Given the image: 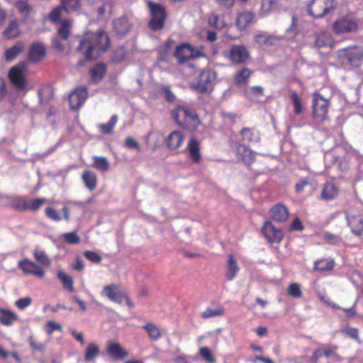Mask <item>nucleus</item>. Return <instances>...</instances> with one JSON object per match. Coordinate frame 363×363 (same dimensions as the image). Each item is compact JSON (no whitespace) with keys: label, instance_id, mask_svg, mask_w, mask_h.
<instances>
[{"label":"nucleus","instance_id":"nucleus-1","mask_svg":"<svg viewBox=\"0 0 363 363\" xmlns=\"http://www.w3.org/2000/svg\"><path fill=\"white\" fill-rule=\"evenodd\" d=\"M110 38L103 30H98L94 33H87L81 40L77 50L81 52L86 60H95L110 47Z\"/></svg>","mask_w":363,"mask_h":363},{"label":"nucleus","instance_id":"nucleus-2","mask_svg":"<svg viewBox=\"0 0 363 363\" xmlns=\"http://www.w3.org/2000/svg\"><path fill=\"white\" fill-rule=\"evenodd\" d=\"M171 116L177 125L189 131L196 130L201 123L196 111L188 106H178L172 111Z\"/></svg>","mask_w":363,"mask_h":363},{"label":"nucleus","instance_id":"nucleus-3","mask_svg":"<svg viewBox=\"0 0 363 363\" xmlns=\"http://www.w3.org/2000/svg\"><path fill=\"white\" fill-rule=\"evenodd\" d=\"M9 201V206L18 212L28 211L35 212L46 202L45 198H37L28 201L26 196L12 195L6 197Z\"/></svg>","mask_w":363,"mask_h":363},{"label":"nucleus","instance_id":"nucleus-4","mask_svg":"<svg viewBox=\"0 0 363 363\" xmlns=\"http://www.w3.org/2000/svg\"><path fill=\"white\" fill-rule=\"evenodd\" d=\"M338 62L345 67H358L363 62V47L351 46L337 51Z\"/></svg>","mask_w":363,"mask_h":363},{"label":"nucleus","instance_id":"nucleus-5","mask_svg":"<svg viewBox=\"0 0 363 363\" xmlns=\"http://www.w3.org/2000/svg\"><path fill=\"white\" fill-rule=\"evenodd\" d=\"M217 74L210 69L201 70L192 87L201 94H210L213 90Z\"/></svg>","mask_w":363,"mask_h":363},{"label":"nucleus","instance_id":"nucleus-6","mask_svg":"<svg viewBox=\"0 0 363 363\" xmlns=\"http://www.w3.org/2000/svg\"><path fill=\"white\" fill-rule=\"evenodd\" d=\"M147 6L151 14L149 26L152 30H161L164 25L167 13L164 6L152 1H147Z\"/></svg>","mask_w":363,"mask_h":363},{"label":"nucleus","instance_id":"nucleus-7","mask_svg":"<svg viewBox=\"0 0 363 363\" xmlns=\"http://www.w3.org/2000/svg\"><path fill=\"white\" fill-rule=\"evenodd\" d=\"M337 345H321L315 349L311 357L312 363H330L332 360L340 359L337 353Z\"/></svg>","mask_w":363,"mask_h":363},{"label":"nucleus","instance_id":"nucleus-8","mask_svg":"<svg viewBox=\"0 0 363 363\" xmlns=\"http://www.w3.org/2000/svg\"><path fill=\"white\" fill-rule=\"evenodd\" d=\"M330 106L329 99L324 98L317 91L313 94L312 113L315 120L319 122L325 121L328 117Z\"/></svg>","mask_w":363,"mask_h":363},{"label":"nucleus","instance_id":"nucleus-9","mask_svg":"<svg viewBox=\"0 0 363 363\" xmlns=\"http://www.w3.org/2000/svg\"><path fill=\"white\" fill-rule=\"evenodd\" d=\"M335 8V0H313L308 6V11L313 18H323Z\"/></svg>","mask_w":363,"mask_h":363},{"label":"nucleus","instance_id":"nucleus-10","mask_svg":"<svg viewBox=\"0 0 363 363\" xmlns=\"http://www.w3.org/2000/svg\"><path fill=\"white\" fill-rule=\"evenodd\" d=\"M27 66L25 63H18L11 67L8 72V79L12 85L18 89H23L26 86L25 73Z\"/></svg>","mask_w":363,"mask_h":363},{"label":"nucleus","instance_id":"nucleus-11","mask_svg":"<svg viewBox=\"0 0 363 363\" xmlns=\"http://www.w3.org/2000/svg\"><path fill=\"white\" fill-rule=\"evenodd\" d=\"M262 233L270 244H279L284 239V233L271 221H265L261 228Z\"/></svg>","mask_w":363,"mask_h":363},{"label":"nucleus","instance_id":"nucleus-12","mask_svg":"<svg viewBox=\"0 0 363 363\" xmlns=\"http://www.w3.org/2000/svg\"><path fill=\"white\" fill-rule=\"evenodd\" d=\"M250 57V52L243 45H233L230 47L228 59L233 65L246 64Z\"/></svg>","mask_w":363,"mask_h":363},{"label":"nucleus","instance_id":"nucleus-13","mask_svg":"<svg viewBox=\"0 0 363 363\" xmlns=\"http://www.w3.org/2000/svg\"><path fill=\"white\" fill-rule=\"evenodd\" d=\"M185 140L184 134L179 130L172 131L164 140L167 149L171 152H179Z\"/></svg>","mask_w":363,"mask_h":363},{"label":"nucleus","instance_id":"nucleus-14","mask_svg":"<svg viewBox=\"0 0 363 363\" xmlns=\"http://www.w3.org/2000/svg\"><path fill=\"white\" fill-rule=\"evenodd\" d=\"M18 268L26 275H34L40 278H43L45 276L44 269L28 258L19 260Z\"/></svg>","mask_w":363,"mask_h":363},{"label":"nucleus","instance_id":"nucleus-15","mask_svg":"<svg viewBox=\"0 0 363 363\" xmlns=\"http://www.w3.org/2000/svg\"><path fill=\"white\" fill-rule=\"evenodd\" d=\"M186 151L194 164L201 163L202 160L201 144L196 138H190L186 146Z\"/></svg>","mask_w":363,"mask_h":363},{"label":"nucleus","instance_id":"nucleus-16","mask_svg":"<svg viewBox=\"0 0 363 363\" xmlns=\"http://www.w3.org/2000/svg\"><path fill=\"white\" fill-rule=\"evenodd\" d=\"M88 97V89L85 86L75 89L69 95V102L72 110H78Z\"/></svg>","mask_w":363,"mask_h":363},{"label":"nucleus","instance_id":"nucleus-17","mask_svg":"<svg viewBox=\"0 0 363 363\" xmlns=\"http://www.w3.org/2000/svg\"><path fill=\"white\" fill-rule=\"evenodd\" d=\"M310 38L312 46L315 48L331 47L333 45V37L327 31L313 33Z\"/></svg>","mask_w":363,"mask_h":363},{"label":"nucleus","instance_id":"nucleus-18","mask_svg":"<svg viewBox=\"0 0 363 363\" xmlns=\"http://www.w3.org/2000/svg\"><path fill=\"white\" fill-rule=\"evenodd\" d=\"M270 218L275 222L283 223H286L289 218V210L283 203H277L269 209Z\"/></svg>","mask_w":363,"mask_h":363},{"label":"nucleus","instance_id":"nucleus-19","mask_svg":"<svg viewBox=\"0 0 363 363\" xmlns=\"http://www.w3.org/2000/svg\"><path fill=\"white\" fill-rule=\"evenodd\" d=\"M357 27V22L354 19L348 17H343L335 21L333 26V30L337 34L355 31Z\"/></svg>","mask_w":363,"mask_h":363},{"label":"nucleus","instance_id":"nucleus-20","mask_svg":"<svg viewBox=\"0 0 363 363\" xmlns=\"http://www.w3.org/2000/svg\"><path fill=\"white\" fill-rule=\"evenodd\" d=\"M345 218L348 226L352 233L357 236H361L363 234V218L360 215H350L345 212Z\"/></svg>","mask_w":363,"mask_h":363},{"label":"nucleus","instance_id":"nucleus-21","mask_svg":"<svg viewBox=\"0 0 363 363\" xmlns=\"http://www.w3.org/2000/svg\"><path fill=\"white\" fill-rule=\"evenodd\" d=\"M340 193L338 186L330 182H325L322 188L320 199L324 201H330L335 199Z\"/></svg>","mask_w":363,"mask_h":363},{"label":"nucleus","instance_id":"nucleus-22","mask_svg":"<svg viewBox=\"0 0 363 363\" xmlns=\"http://www.w3.org/2000/svg\"><path fill=\"white\" fill-rule=\"evenodd\" d=\"M279 0H260L258 14L261 17H266L274 12L279 11Z\"/></svg>","mask_w":363,"mask_h":363},{"label":"nucleus","instance_id":"nucleus-23","mask_svg":"<svg viewBox=\"0 0 363 363\" xmlns=\"http://www.w3.org/2000/svg\"><path fill=\"white\" fill-rule=\"evenodd\" d=\"M45 54L46 50L44 45L42 43L37 42L30 45L28 58L30 62L36 63L42 60Z\"/></svg>","mask_w":363,"mask_h":363},{"label":"nucleus","instance_id":"nucleus-24","mask_svg":"<svg viewBox=\"0 0 363 363\" xmlns=\"http://www.w3.org/2000/svg\"><path fill=\"white\" fill-rule=\"evenodd\" d=\"M113 26L116 33L119 35L127 34L131 28V24L129 22L128 16L125 15L114 19Z\"/></svg>","mask_w":363,"mask_h":363},{"label":"nucleus","instance_id":"nucleus-25","mask_svg":"<svg viewBox=\"0 0 363 363\" xmlns=\"http://www.w3.org/2000/svg\"><path fill=\"white\" fill-rule=\"evenodd\" d=\"M106 352L111 357L117 360L123 359L128 355L127 350L123 348L118 342H110L108 344Z\"/></svg>","mask_w":363,"mask_h":363},{"label":"nucleus","instance_id":"nucleus-26","mask_svg":"<svg viewBox=\"0 0 363 363\" xmlns=\"http://www.w3.org/2000/svg\"><path fill=\"white\" fill-rule=\"evenodd\" d=\"M227 272L225 273V278L228 281L233 280L238 272H240V267L238 266V261L235 256L229 254L227 256Z\"/></svg>","mask_w":363,"mask_h":363},{"label":"nucleus","instance_id":"nucleus-27","mask_svg":"<svg viewBox=\"0 0 363 363\" xmlns=\"http://www.w3.org/2000/svg\"><path fill=\"white\" fill-rule=\"evenodd\" d=\"M191 45L189 43H184L177 47L174 53L175 57L177 59L179 64H183L191 60Z\"/></svg>","mask_w":363,"mask_h":363},{"label":"nucleus","instance_id":"nucleus-28","mask_svg":"<svg viewBox=\"0 0 363 363\" xmlns=\"http://www.w3.org/2000/svg\"><path fill=\"white\" fill-rule=\"evenodd\" d=\"M335 262L333 258H320L313 262V271L314 272H328L334 269Z\"/></svg>","mask_w":363,"mask_h":363},{"label":"nucleus","instance_id":"nucleus-29","mask_svg":"<svg viewBox=\"0 0 363 363\" xmlns=\"http://www.w3.org/2000/svg\"><path fill=\"white\" fill-rule=\"evenodd\" d=\"M118 289V286L113 284L106 285L103 289L102 295L106 296L108 299L113 302L121 303L123 301V294L119 292Z\"/></svg>","mask_w":363,"mask_h":363},{"label":"nucleus","instance_id":"nucleus-30","mask_svg":"<svg viewBox=\"0 0 363 363\" xmlns=\"http://www.w3.org/2000/svg\"><path fill=\"white\" fill-rule=\"evenodd\" d=\"M82 180L86 188L90 191H94L98 185L97 174L91 170H85L82 174Z\"/></svg>","mask_w":363,"mask_h":363},{"label":"nucleus","instance_id":"nucleus-31","mask_svg":"<svg viewBox=\"0 0 363 363\" xmlns=\"http://www.w3.org/2000/svg\"><path fill=\"white\" fill-rule=\"evenodd\" d=\"M255 18V14L251 11H242L238 14L236 26L239 29L244 30L250 25Z\"/></svg>","mask_w":363,"mask_h":363},{"label":"nucleus","instance_id":"nucleus-32","mask_svg":"<svg viewBox=\"0 0 363 363\" xmlns=\"http://www.w3.org/2000/svg\"><path fill=\"white\" fill-rule=\"evenodd\" d=\"M255 41L262 46H272L277 44L280 40L277 36L267 34L265 32H261L254 36Z\"/></svg>","mask_w":363,"mask_h":363},{"label":"nucleus","instance_id":"nucleus-33","mask_svg":"<svg viewBox=\"0 0 363 363\" xmlns=\"http://www.w3.org/2000/svg\"><path fill=\"white\" fill-rule=\"evenodd\" d=\"M253 71L247 67H242L238 70L235 74V84L238 86L247 85Z\"/></svg>","mask_w":363,"mask_h":363},{"label":"nucleus","instance_id":"nucleus-34","mask_svg":"<svg viewBox=\"0 0 363 363\" xmlns=\"http://www.w3.org/2000/svg\"><path fill=\"white\" fill-rule=\"evenodd\" d=\"M106 72V66L104 63H96L89 70L91 80L98 83L102 80Z\"/></svg>","mask_w":363,"mask_h":363},{"label":"nucleus","instance_id":"nucleus-35","mask_svg":"<svg viewBox=\"0 0 363 363\" xmlns=\"http://www.w3.org/2000/svg\"><path fill=\"white\" fill-rule=\"evenodd\" d=\"M24 45L21 41L16 42L12 47L5 51V60L7 62L13 61L23 50Z\"/></svg>","mask_w":363,"mask_h":363},{"label":"nucleus","instance_id":"nucleus-36","mask_svg":"<svg viewBox=\"0 0 363 363\" xmlns=\"http://www.w3.org/2000/svg\"><path fill=\"white\" fill-rule=\"evenodd\" d=\"M18 317L12 311L0 308V323L4 326H11Z\"/></svg>","mask_w":363,"mask_h":363},{"label":"nucleus","instance_id":"nucleus-37","mask_svg":"<svg viewBox=\"0 0 363 363\" xmlns=\"http://www.w3.org/2000/svg\"><path fill=\"white\" fill-rule=\"evenodd\" d=\"M60 4L67 14L79 12L82 9L81 0H60Z\"/></svg>","mask_w":363,"mask_h":363},{"label":"nucleus","instance_id":"nucleus-38","mask_svg":"<svg viewBox=\"0 0 363 363\" xmlns=\"http://www.w3.org/2000/svg\"><path fill=\"white\" fill-rule=\"evenodd\" d=\"M38 94L40 103L43 104H47L54 97V89L50 85H44L38 90Z\"/></svg>","mask_w":363,"mask_h":363},{"label":"nucleus","instance_id":"nucleus-39","mask_svg":"<svg viewBox=\"0 0 363 363\" xmlns=\"http://www.w3.org/2000/svg\"><path fill=\"white\" fill-rule=\"evenodd\" d=\"M57 277L60 280L62 287L69 293L75 291L74 286V280L72 277L67 275L62 271H59L57 273Z\"/></svg>","mask_w":363,"mask_h":363},{"label":"nucleus","instance_id":"nucleus-40","mask_svg":"<svg viewBox=\"0 0 363 363\" xmlns=\"http://www.w3.org/2000/svg\"><path fill=\"white\" fill-rule=\"evenodd\" d=\"M28 0L17 1L15 3L19 13L23 16V20L26 21L32 14L33 6L28 3Z\"/></svg>","mask_w":363,"mask_h":363},{"label":"nucleus","instance_id":"nucleus-41","mask_svg":"<svg viewBox=\"0 0 363 363\" xmlns=\"http://www.w3.org/2000/svg\"><path fill=\"white\" fill-rule=\"evenodd\" d=\"M21 33L18 21L17 19L12 20L4 30L3 34L7 39H12L18 36Z\"/></svg>","mask_w":363,"mask_h":363},{"label":"nucleus","instance_id":"nucleus-42","mask_svg":"<svg viewBox=\"0 0 363 363\" xmlns=\"http://www.w3.org/2000/svg\"><path fill=\"white\" fill-rule=\"evenodd\" d=\"M118 117L117 115H113L108 123H101L98 125V128L102 134L111 135L113 133V129L117 124Z\"/></svg>","mask_w":363,"mask_h":363},{"label":"nucleus","instance_id":"nucleus-43","mask_svg":"<svg viewBox=\"0 0 363 363\" xmlns=\"http://www.w3.org/2000/svg\"><path fill=\"white\" fill-rule=\"evenodd\" d=\"M340 333L346 337L353 340L358 344L362 343V340L359 337V330L357 328L347 325L344 328H341Z\"/></svg>","mask_w":363,"mask_h":363},{"label":"nucleus","instance_id":"nucleus-44","mask_svg":"<svg viewBox=\"0 0 363 363\" xmlns=\"http://www.w3.org/2000/svg\"><path fill=\"white\" fill-rule=\"evenodd\" d=\"M208 23L210 26L218 30H221L226 26V23L224 20V16L214 13L209 16L208 18Z\"/></svg>","mask_w":363,"mask_h":363},{"label":"nucleus","instance_id":"nucleus-45","mask_svg":"<svg viewBox=\"0 0 363 363\" xmlns=\"http://www.w3.org/2000/svg\"><path fill=\"white\" fill-rule=\"evenodd\" d=\"M91 167L97 170L105 172L109 169L110 165L106 157L94 156Z\"/></svg>","mask_w":363,"mask_h":363},{"label":"nucleus","instance_id":"nucleus-46","mask_svg":"<svg viewBox=\"0 0 363 363\" xmlns=\"http://www.w3.org/2000/svg\"><path fill=\"white\" fill-rule=\"evenodd\" d=\"M143 328L147 333L148 337L154 341L158 340L162 337L160 330L153 323H147L143 326Z\"/></svg>","mask_w":363,"mask_h":363},{"label":"nucleus","instance_id":"nucleus-47","mask_svg":"<svg viewBox=\"0 0 363 363\" xmlns=\"http://www.w3.org/2000/svg\"><path fill=\"white\" fill-rule=\"evenodd\" d=\"M225 313V308L223 306L218 305L215 309L208 308L201 314V317L203 319H207L213 317L222 316Z\"/></svg>","mask_w":363,"mask_h":363},{"label":"nucleus","instance_id":"nucleus-48","mask_svg":"<svg viewBox=\"0 0 363 363\" xmlns=\"http://www.w3.org/2000/svg\"><path fill=\"white\" fill-rule=\"evenodd\" d=\"M72 27V21L70 20H64L61 22V25L57 30L58 36L62 40H67L69 38Z\"/></svg>","mask_w":363,"mask_h":363},{"label":"nucleus","instance_id":"nucleus-49","mask_svg":"<svg viewBox=\"0 0 363 363\" xmlns=\"http://www.w3.org/2000/svg\"><path fill=\"white\" fill-rule=\"evenodd\" d=\"M33 257L41 265L45 267H50L51 265V261L49 259L48 255L44 250H35L33 252Z\"/></svg>","mask_w":363,"mask_h":363},{"label":"nucleus","instance_id":"nucleus-50","mask_svg":"<svg viewBox=\"0 0 363 363\" xmlns=\"http://www.w3.org/2000/svg\"><path fill=\"white\" fill-rule=\"evenodd\" d=\"M288 295L293 298H301L303 296V292L301 288V284L298 283H290L286 288Z\"/></svg>","mask_w":363,"mask_h":363},{"label":"nucleus","instance_id":"nucleus-51","mask_svg":"<svg viewBox=\"0 0 363 363\" xmlns=\"http://www.w3.org/2000/svg\"><path fill=\"white\" fill-rule=\"evenodd\" d=\"M100 352L99 347L95 343H90L88 345L85 354H84V360L85 361H91L96 358Z\"/></svg>","mask_w":363,"mask_h":363},{"label":"nucleus","instance_id":"nucleus-52","mask_svg":"<svg viewBox=\"0 0 363 363\" xmlns=\"http://www.w3.org/2000/svg\"><path fill=\"white\" fill-rule=\"evenodd\" d=\"M291 99L294 105V112L296 116L300 115L303 111L302 101L296 90L291 91Z\"/></svg>","mask_w":363,"mask_h":363},{"label":"nucleus","instance_id":"nucleus-53","mask_svg":"<svg viewBox=\"0 0 363 363\" xmlns=\"http://www.w3.org/2000/svg\"><path fill=\"white\" fill-rule=\"evenodd\" d=\"M127 55V50L124 46H119L116 48L111 56V61L113 63L118 64L122 62Z\"/></svg>","mask_w":363,"mask_h":363},{"label":"nucleus","instance_id":"nucleus-54","mask_svg":"<svg viewBox=\"0 0 363 363\" xmlns=\"http://www.w3.org/2000/svg\"><path fill=\"white\" fill-rule=\"evenodd\" d=\"M242 140L243 142H255L257 140V135L254 128H243L240 132Z\"/></svg>","mask_w":363,"mask_h":363},{"label":"nucleus","instance_id":"nucleus-55","mask_svg":"<svg viewBox=\"0 0 363 363\" xmlns=\"http://www.w3.org/2000/svg\"><path fill=\"white\" fill-rule=\"evenodd\" d=\"M323 239L325 243L330 245H337L342 242V239L340 235L333 234L329 231L323 233Z\"/></svg>","mask_w":363,"mask_h":363},{"label":"nucleus","instance_id":"nucleus-56","mask_svg":"<svg viewBox=\"0 0 363 363\" xmlns=\"http://www.w3.org/2000/svg\"><path fill=\"white\" fill-rule=\"evenodd\" d=\"M62 11L64 10L61 4L55 6L48 14L49 20L55 24L60 23Z\"/></svg>","mask_w":363,"mask_h":363},{"label":"nucleus","instance_id":"nucleus-57","mask_svg":"<svg viewBox=\"0 0 363 363\" xmlns=\"http://www.w3.org/2000/svg\"><path fill=\"white\" fill-rule=\"evenodd\" d=\"M62 238L64 242L69 245H76L80 242V238L76 232L65 233L62 235Z\"/></svg>","mask_w":363,"mask_h":363},{"label":"nucleus","instance_id":"nucleus-58","mask_svg":"<svg viewBox=\"0 0 363 363\" xmlns=\"http://www.w3.org/2000/svg\"><path fill=\"white\" fill-rule=\"evenodd\" d=\"M199 354L201 357L209 363H214L216 358L212 354L211 350L207 347H202L199 350Z\"/></svg>","mask_w":363,"mask_h":363},{"label":"nucleus","instance_id":"nucleus-59","mask_svg":"<svg viewBox=\"0 0 363 363\" xmlns=\"http://www.w3.org/2000/svg\"><path fill=\"white\" fill-rule=\"evenodd\" d=\"M45 216L53 221L59 222L62 220V217L59 213L52 207L48 206L45 209Z\"/></svg>","mask_w":363,"mask_h":363},{"label":"nucleus","instance_id":"nucleus-60","mask_svg":"<svg viewBox=\"0 0 363 363\" xmlns=\"http://www.w3.org/2000/svg\"><path fill=\"white\" fill-rule=\"evenodd\" d=\"M310 181L308 178H301L298 180L294 186V191L296 194H301L305 188L310 185Z\"/></svg>","mask_w":363,"mask_h":363},{"label":"nucleus","instance_id":"nucleus-61","mask_svg":"<svg viewBox=\"0 0 363 363\" xmlns=\"http://www.w3.org/2000/svg\"><path fill=\"white\" fill-rule=\"evenodd\" d=\"M168 51H169V45H167L160 47L158 49L157 57V62H167Z\"/></svg>","mask_w":363,"mask_h":363},{"label":"nucleus","instance_id":"nucleus-62","mask_svg":"<svg viewBox=\"0 0 363 363\" xmlns=\"http://www.w3.org/2000/svg\"><path fill=\"white\" fill-rule=\"evenodd\" d=\"M45 331L48 335L53 333L55 330L62 331V327L60 323H55L52 320H49L45 325Z\"/></svg>","mask_w":363,"mask_h":363},{"label":"nucleus","instance_id":"nucleus-63","mask_svg":"<svg viewBox=\"0 0 363 363\" xmlns=\"http://www.w3.org/2000/svg\"><path fill=\"white\" fill-rule=\"evenodd\" d=\"M160 91L167 101L173 102L175 100V96L169 86H162Z\"/></svg>","mask_w":363,"mask_h":363},{"label":"nucleus","instance_id":"nucleus-64","mask_svg":"<svg viewBox=\"0 0 363 363\" xmlns=\"http://www.w3.org/2000/svg\"><path fill=\"white\" fill-rule=\"evenodd\" d=\"M32 303V299L29 296L21 298L16 301L15 306L19 309V310H24L26 308H28Z\"/></svg>","mask_w":363,"mask_h":363}]
</instances>
